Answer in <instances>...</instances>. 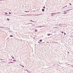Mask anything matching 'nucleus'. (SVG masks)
<instances>
[{
	"label": "nucleus",
	"instance_id": "nucleus-26",
	"mask_svg": "<svg viewBox=\"0 0 73 73\" xmlns=\"http://www.w3.org/2000/svg\"><path fill=\"white\" fill-rule=\"evenodd\" d=\"M38 42V43H41V42Z\"/></svg>",
	"mask_w": 73,
	"mask_h": 73
},
{
	"label": "nucleus",
	"instance_id": "nucleus-29",
	"mask_svg": "<svg viewBox=\"0 0 73 73\" xmlns=\"http://www.w3.org/2000/svg\"><path fill=\"white\" fill-rule=\"evenodd\" d=\"M8 38H7V39H8Z\"/></svg>",
	"mask_w": 73,
	"mask_h": 73
},
{
	"label": "nucleus",
	"instance_id": "nucleus-23",
	"mask_svg": "<svg viewBox=\"0 0 73 73\" xmlns=\"http://www.w3.org/2000/svg\"><path fill=\"white\" fill-rule=\"evenodd\" d=\"M43 8H44V9L45 8V7H43Z\"/></svg>",
	"mask_w": 73,
	"mask_h": 73
},
{
	"label": "nucleus",
	"instance_id": "nucleus-11",
	"mask_svg": "<svg viewBox=\"0 0 73 73\" xmlns=\"http://www.w3.org/2000/svg\"><path fill=\"white\" fill-rule=\"evenodd\" d=\"M47 35L48 36H50V34H47Z\"/></svg>",
	"mask_w": 73,
	"mask_h": 73
},
{
	"label": "nucleus",
	"instance_id": "nucleus-18",
	"mask_svg": "<svg viewBox=\"0 0 73 73\" xmlns=\"http://www.w3.org/2000/svg\"><path fill=\"white\" fill-rule=\"evenodd\" d=\"M69 4H70V5H72V4H71L70 3H69Z\"/></svg>",
	"mask_w": 73,
	"mask_h": 73
},
{
	"label": "nucleus",
	"instance_id": "nucleus-12",
	"mask_svg": "<svg viewBox=\"0 0 73 73\" xmlns=\"http://www.w3.org/2000/svg\"><path fill=\"white\" fill-rule=\"evenodd\" d=\"M26 71H27V72H29V71H28V70H26Z\"/></svg>",
	"mask_w": 73,
	"mask_h": 73
},
{
	"label": "nucleus",
	"instance_id": "nucleus-5",
	"mask_svg": "<svg viewBox=\"0 0 73 73\" xmlns=\"http://www.w3.org/2000/svg\"><path fill=\"white\" fill-rule=\"evenodd\" d=\"M29 15H23V16H29Z\"/></svg>",
	"mask_w": 73,
	"mask_h": 73
},
{
	"label": "nucleus",
	"instance_id": "nucleus-19",
	"mask_svg": "<svg viewBox=\"0 0 73 73\" xmlns=\"http://www.w3.org/2000/svg\"><path fill=\"white\" fill-rule=\"evenodd\" d=\"M13 61H15V62H16V60H13Z\"/></svg>",
	"mask_w": 73,
	"mask_h": 73
},
{
	"label": "nucleus",
	"instance_id": "nucleus-17",
	"mask_svg": "<svg viewBox=\"0 0 73 73\" xmlns=\"http://www.w3.org/2000/svg\"><path fill=\"white\" fill-rule=\"evenodd\" d=\"M9 14H10V15H11V12H9Z\"/></svg>",
	"mask_w": 73,
	"mask_h": 73
},
{
	"label": "nucleus",
	"instance_id": "nucleus-2",
	"mask_svg": "<svg viewBox=\"0 0 73 73\" xmlns=\"http://www.w3.org/2000/svg\"><path fill=\"white\" fill-rule=\"evenodd\" d=\"M44 11H45V9H42V12H44Z\"/></svg>",
	"mask_w": 73,
	"mask_h": 73
},
{
	"label": "nucleus",
	"instance_id": "nucleus-6",
	"mask_svg": "<svg viewBox=\"0 0 73 73\" xmlns=\"http://www.w3.org/2000/svg\"><path fill=\"white\" fill-rule=\"evenodd\" d=\"M42 39H41L40 40H39V41L40 42H42Z\"/></svg>",
	"mask_w": 73,
	"mask_h": 73
},
{
	"label": "nucleus",
	"instance_id": "nucleus-22",
	"mask_svg": "<svg viewBox=\"0 0 73 73\" xmlns=\"http://www.w3.org/2000/svg\"><path fill=\"white\" fill-rule=\"evenodd\" d=\"M64 14H66V12L64 13Z\"/></svg>",
	"mask_w": 73,
	"mask_h": 73
},
{
	"label": "nucleus",
	"instance_id": "nucleus-14",
	"mask_svg": "<svg viewBox=\"0 0 73 73\" xmlns=\"http://www.w3.org/2000/svg\"><path fill=\"white\" fill-rule=\"evenodd\" d=\"M5 15H7V14H8V13H5Z\"/></svg>",
	"mask_w": 73,
	"mask_h": 73
},
{
	"label": "nucleus",
	"instance_id": "nucleus-9",
	"mask_svg": "<svg viewBox=\"0 0 73 73\" xmlns=\"http://www.w3.org/2000/svg\"><path fill=\"white\" fill-rule=\"evenodd\" d=\"M25 12H29V11H25Z\"/></svg>",
	"mask_w": 73,
	"mask_h": 73
},
{
	"label": "nucleus",
	"instance_id": "nucleus-4",
	"mask_svg": "<svg viewBox=\"0 0 73 73\" xmlns=\"http://www.w3.org/2000/svg\"><path fill=\"white\" fill-rule=\"evenodd\" d=\"M12 58L13 59H14V60H16V59H15L14 58V57H13V56H11Z\"/></svg>",
	"mask_w": 73,
	"mask_h": 73
},
{
	"label": "nucleus",
	"instance_id": "nucleus-28",
	"mask_svg": "<svg viewBox=\"0 0 73 73\" xmlns=\"http://www.w3.org/2000/svg\"><path fill=\"white\" fill-rule=\"evenodd\" d=\"M65 9H66V8H67V7H65Z\"/></svg>",
	"mask_w": 73,
	"mask_h": 73
},
{
	"label": "nucleus",
	"instance_id": "nucleus-1",
	"mask_svg": "<svg viewBox=\"0 0 73 73\" xmlns=\"http://www.w3.org/2000/svg\"><path fill=\"white\" fill-rule=\"evenodd\" d=\"M20 66H22V67H23V68H25V67H24V66H23V65H21V64H20Z\"/></svg>",
	"mask_w": 73,
	"mask_h": 73
},
{
	"label": "nucleus",
	"instance_id": "nucleus-16",
	"mask_svg": "<svg viewBox=\"0 0 73 73\" xmlns=\"http://www.w3.org/2000/svg\"><path fill=\"white\" fill-rule=\"evenodd\" d=\"M35 32H37V30H35Z\"/></svg>",
	"mask_w": 73,
	"mask_h": 73
},
{
	"label": "nucleus",
	"instance_id": "nucleus-8",
	"mask_svg": "<svg viewBox=\"0 0 73 73\" xmlns=\"http://www.w3.org/2000/svg\"><path fill=\"white\" fill-rule=\"evenodd\" d=\"M41 15V14H39V15H36V16H40V15Z\"/></svg>",
	"mask_w": 73,
	"mask_h": 73
},
{
	"label": "nucleus",
	"instance_id": "nucleus-21",
	"mask_svg": "<svg viewBox=\"0 0 73 73\" xmlns=\"http://www.w3.org/2000/svg\"><path fill=\"white\" fill-rule=\"evenodd\" d=\"M0 28H3L4 27H0Z\"/></svg>",
	"mask_w": 73,
	"mask_h": 73
},
{
	"label": "nucleus",
	"instance_id": "nucleus-20",
	"mask_svg": "<svg viewBox=\"0 0 73 73\" xmlns=\"http://www.w3.org/2000/svg\"><path fill=\"white\" fill-rule=\"evenodd\" d=\"M51 16H53V14H51Z\"/></svg>",
	"mask_w": 73,
	"mask_h": 73
},
{
	"label": "nucleus",
	"instance_id": "nucleus-7",
	"mask_svg": "<svg viewBox=\"0 0 73 73\" xmlns=\"http://www.w3.org/2000/svg\"><path fill=\"white\" fill-rule=\"evenodd\" d=\"M7 20L8 21H9V18H7Z\"/></svg>",
	"mask_w": 73,
	"mask_h": 73
},
{
	"label": "nucleus",
	"instance_id": "nucleus-25",
	"mask_svg": "<svg viewBox=\"0 0 73 73\" xmlns=\"http://www.w3.org/2000/svg\"><path fill=\"white\" fill-rule=\"evenodd\" d=\"M13 62H10V63H13Z\"/></svg>",
	"mask_w": 73,
	"mask_h": 73
},
{
	"label": "nucleus",
	"instance_id": "nucleus-13",
	"mask_svg": "<svg viewBox=\"0 0 73 73\" xmlns=\"http://www.w3.org/2000/svg\"><path fill=\"white\" fill-rule=\"evenodd\" d=\"M52 14L53 15H55V13H52Z\"/></svg>",
	"mask_w": 73,
	"mask_h": 73
},
{
	"label": "nucleus",
	"instance_id": "nucleus-27",
	"mask_svg": "<svg viewBox=\"0 0 73 73\" xmlns=\"http://www.w3.org/2000/svg\"><path fill=\"white\" fill-rule=\"evenodd\" d=\"M47 43H49V42H47Z\"/></svg>",
	"mask_w": 73,
	"mask_h": 73
},
{
	"label": "nucleus",
	"instance_id": "nucleus-24",
	"mask_svg": "<svg viewBox=\"0 0 73 73\" xmlns=\"http://www.w3.org/2000/svg\"><path fill=\"white\" fill-rule=\"evenodd\" d=\"M61 33H64V32H62V31Z\"/></svg>",
	"mask_w": 73,
	"mask_h": 73
},
{
	"label": "nucleus",
	"instance_id": "nucleus-3",
	"mask_svg": "<svg viewBox=\"0 0 73 73\" xmlns=\"http://www.w3.org/2000/svg\"><path fill=\"white\" fill-rule=\"evenodd\" d=\"M13 35H10V37H13Z\"/></svg>",
	"mask_w": 73,
	"mask_h": 73
},
{
	"label": "nucleus",
	"instance_id": "nucleus-15",
	"mask_svg": "<svg viewBox=\"0 0 73 73\" xmlns=\"http://www.w3.org/2000/svg\"><path fill=\"white\" fill-rule=\"evenodd\" d=\"M32 21V20H31L30 21H32V22H35L34 21Z\"/></svg>",
	"mask_w": 73,
	"mask_h": 73
},
{
	"label": "nucleus",
	"instance_id": "nucleus-10",
	"mask_svg": "<svg viewBox=\"0 0 73 73\" xmlns=\"http://www.w3.org/2000/svg\"><path fill=\"white\" fill-rule=\"evenodd\" d=\"M5 16H10V15H4Z\"/></svg>",
	"mask_w": 73,
	"mask_h": 73
},
{
	"label": "nucleus",
	"instance_id": "nucleus-30",
	"mask_svg": "<svg viewBox=\"0 0 73 73\" xmlns=\"http://www.w3.org/2000/svg\"><path fill=\"white\" fill-rule=\"evenodd\" d=\"M70 7V6L69 5V6H68V7Z\"/></svg>",
	"mask_w": 73,
	"mask_h": 73
}]
</instances>
